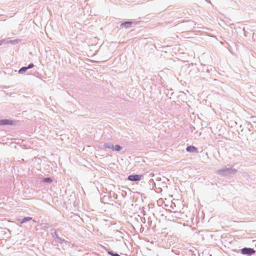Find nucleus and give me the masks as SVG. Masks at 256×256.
I'll return each mask as SVG.
<instances>
[{
    "label": "nucleus",
    "mask_w": 256,
    "mask_h": 256,
    "mask_svg": "<svg viewBox=\"0 0 256 256\" xmlns=\"http://www.w3.org/2000/svg\"><path fill=\"white\" fill-rule=\"evenodd\" d=\"M109 148H112L114 150L119 151L122 149V148L119 145L112 146V147H110Z\"/></svg>",
    "instance_id": "nucleus-7"
},
{
    "label": "nucleus",
    "mask_w": 256,
    "mask_h": 256,
    "mask_svg": "<svg viewBox=\"0 0 256 256\" xmlns=\"http://www.w3.org/2000/svg\"><path fill=\"white\" fill-rule=\"evenodd\" d=\"M108 254H110V255H112V256H120L118 254H113L112 252H108Z\"/></svg>",
    "instance_id": "nucleus-10"
},
{
    "label": "nucleus",
    "mask_w": 256,
    "mask_h": 256,
    "mask_svg": "<svg viewBox=\"0 0 256 256\" xmlns=\"http://www.w3.org/2000/svg\"><path fill=\"white\" fill-rule=\"evenodd\" d=\"M42 182H52V180L50 178H44L42 180Z\"/></svg>",
    "instance_id": "nucleus-8"
},
{
    "label": "nucleus",
    "mask_w": 256,
    "mask_h": 256,
    "mask_svg": "<svg viewBox=\"0 0 256 256\" xmlns=\"http://www.w3.org/2000/svg\"><path fill=\"white\" fill-rule=\"evenodd\" d=\"M32 220V218H30V217L24 218L22 220V222H26V221H28V220Z\"/></svg>",
    "instance_id": "nucleus-9"
},
{
    "label": "nucleus",
    "mask_w": 256,
    "mask_h": 256,
    "mask_svg": "<svg viewBox=\"0 0 256 256\" xmlns=\"http://www.w3.org/2000/svg\"><path fill=\"white\" fill-rule=\"evenodd\" d=\"M186 150L190 152H198V149L194 146H189L186 148Z\"/></svg>",
    "instance_id": "nucleus-4"
},
{
    "label": "nucleus",
    "mask_w": 256,
    "mask_h": 256,
    "mask_svg": "<svg viewBox=\"0 0 256 256\" xmlns=\"http://www.w3.org/2000/svg\"><path fill=\"white\" fill-rule=\"evenodd\" d=\"M142 178V175H130L128 176V180L130 181H139Z\"/></svg>",
    "instance_id": "nucleus-2"
},
{
    "label": "nucleus",
    "mask_w": 256,
    "mask_h": 256,
    "mask_svg": "<svg viewBox=\"0 0 256 256\" xmlns=\"http://www.w3.org/2000/svg\"><path fill=\"white\" fill-rule=\"evenodd\" d=\"M34 66V64H30L28 67H22V68H21L20 70H19V72L20 73H22L24 72H25L26 70L28 68H32V67Z\"/></svg>",
    "instance_id": "nucleus-5"
},
{
    "label": "nucleus",
    "mask_w": 256,
    "mask_h": 256,
    "mask_svg": "<svg viewBox=\"0 0 256 256\" xmlns=\"http://www.w3.org/2000/svg\"><path fill=\"white\" fill-rule=\"evenodd\" d=\"M241 252L242 254L250 256L254 254L256 252V251L252 248H245L241 250Z\"/></svg>",
    "instance_id": "nucleus-1"
},
{
    "label": "nucleus",
    "mask_w": 256,
    "mask_h": 256,
    "mask_svg": "<svg viewBox=\"0 0 256 256\" xmlns=\"http://www.w3.org/2000/svg\"><path fill=\"white\" fill-rule=\"evenodd\" d=\"M14 122L12 121L9 120H0V125H12Z\"/></svg>",
    "instance_id": "nucleus-3"
},
{
    "label": "nucleus",
    "mask_w": 256,
    "mask_h": 256,
    "mask_svg": "<svg viewBox=\"0 0 256 256\" xmlns=\"http://www.w3.org/2000/svg\"><path fill=\"white\" fill-rule=\"evenodd\" d=\"M132 25V22H127L124 23L122 24L121 26L125 28H128L131 26Z\"/></svg>",
    "instance_id": "nucleus-6"
}]
</instances>
